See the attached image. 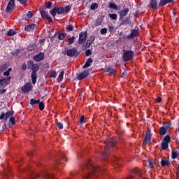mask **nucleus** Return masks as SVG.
Here are the masks:
<instances>
[{
    "mask_svg": "<svg viewBox=\"0 0 179 179\" xmlns=\"http://www.w3.org/2000/svg\"><path fill=\"white\" fill-rule=\"evenodd\" d=\"M109 8H110V9H115V10H118V6L114 3H110L109 4Z\"/></svg>",
    "mask_w": 179,
    "mask_h": 179,
    "instance_id": "obj_33",
    "label": "nucleus"
},
{
    "mask_svg": "<svg viewBox=\"0 0 179 179\" xmlns=\"http://www.w3.org/2000/svg\"><path fill=\"white\" fill-rule=\"evenodd\" d=\"M6 92V90L3 89V90H0V95L1 94H3V93H5Z\"/></svg>",
    "mask_w": 179,
    "mask_h": 179,
    "instance_id": "obj_55",
    "label": "nucleus"
},
{
    "mask_svg": "<svg viewBox=\"0 0 179 179\" xmlns=\"http://www.w3.org/2000/svg\"><path fill=\"white\" fill-rule=\"evenodd\" d=\"M87 167L88 170L91 171V172L87 175H84L83 176V179H91L92 177H97V174L103 171V169H101V168H100L99 166L94 167V166H93V164L91 162H89L87 164Z\"/></svg>",
    "mask_w": 179,
    "mask_h": 179,
    "instance_id": "obj_1",
    "label": "nucleus"
},
{
    "mask_svg": "<svg viewBox=\"0 0 179 179\" xmlns=\"http://www.w3.org/2000/svg\"><path fill=\"white\" fill-rule=\"evenodd\" d=\"M156 102H157V103H161V102H162V98H161V97H158V98L156 99Z\"/></svg>",
    "mask_w": 179,
    "mask_h": 179,
    "instance_id": "obj_56",
    "label": "nucleus"
},
{
    "mask_svg": "<svg viewBox=\"0 0 179 179\" xmlns=\"http://www.w3.org/2000/svg\"><path fill=\"white\" fill-rule=\"evenodd\" d=\"M170 136L166 135L162 141V149L163 150H166V149H169V143L170 142Z\"/></svg>",
    "mask_w": 179,
    "mask_h": 179,
    "instance_id": "obj_3",
    "label": "nucleus"
},
{
    "mask_svg": "<svg viewBox=\"0 0 179 179\" xmlns=\"http://www.w3.org/2000/svg\"><path fill=\"white\" fill-rule=\"evenodd\" d=\"M86 40H87V31L81 32L79 34V38L78 41V44H80V45H82V44H84Z\"/></svg>",
    "mask_w": 179,
    "mask_h": 179,
    "instance_id": "obj_4",
    "label": "nucleus"
},
{
    "mask_svg": "<svg viewBox=\"0 0 179 179\" xmlns=\"http://www.w3.org/2000/svg\"><path fill=\"white\" fill-rule=\"evenodd\" d=\"M4 71H6V65L3 64L0 66V73H2Z\"/></svg>",
    "mask_w": 179,
    "mask_h": 179,
    "instance_id": "obj_39",
    "label": "nucleus"
},
{
    "mask_svg": "<svg viewBox=\"0 0 179 179\" xmlns=\"http://www.w3.org/2000/svg\"><path fill=\"white\" fill-rule=\"evenodd\" d=\"M12 115V113L10 112H7V113H3L2 112L1 114L0 115V120H4L5 122L8 121V118Z\"/></svg>",
    "mask_w": 179,
    "mask_h": 179,
    "instance_id": "obj_12",
    "label": "nucleus"
},
{
    "mask_svg": "<svg viewBox=\"0 0 179 179\" xmlns=\"http://www.w3.org/2000/svg\"><path fill=\"white\" fill-rule=\"evenodd\" d=\"M31 78L32 80L33 85H34L37 82V73L32 72L31 74Z\"/></svg>",
    "mask_w": 179,
    "mask_h": 179,
    "instance_id": "obj_27",
    "label": "nucleus"
},
{
    "mask_svg": "<svg viewBox=\"0 0 179 179\" xmlns=\"http://www.w3.org/2000/svg\"><path fill=\"white\" fill-rule=\"evenodd\" d=\"M87 76H89V71H85L77 76V79H78V80H82V79H85V78H87Z\"/></svg>",
    "mask_w": 179,
    "mask_h": 179,
    "instance_id": "obj_14",
    "label": "nucleus"
},
{
    "mask_svg": "<svg viewBox=\"0 0 179 179\" xmlns=\"http://www.w3.org/2000/svg\"><path fill=\"white\" fill-rule=\"evenodd\" d=\"M33 15H31V11H28L26 14H24L22 17L25 20H29V19H31Z\"/></svg>",
    "mask_w": 179,
    "mask_h": 179,
    "instance_id": "obj_24",
    "label": "nucleus"
},
{
    "mask_svg": "<svg viewBox=\"0 0 179 179\" xmlns=\"http://www.w3.org/2000/svg\"><path fill=\"white\" fill-rule=\"evenodd\" d=\"M115 160H118V159H115Z\"/></svg>",
    "mask_w": 179,
    "mask_h": 179,
    "instance_id": "obj_62",
    "label": "nucleus"
},
{
    "mask_svg": "<svg viewBox=\"0 0 179 179\" xmlns=\"http://www.w3.org/2000/svg\"><path fill=\"white\" fill-rule=\"evenodd\" d=\"M149 165L151 169L153 168V162L149 161Z\"/></svg>",
    "mask_w": 179,
    "mask_h": 179,
    "instance_id": "obj_57",
    "label": "nucleus"
},
{
    "mask_svg": "<svg viewBox=\"0 0 179 179\" xmlns=\"http://www.w3.org/2000/svg\"><path fill=\"white\" fill-rule=\"evenodd\" d=\"M57 127L59 129H64V124H62L61 122H58L57 123Z\"/></svg>",
    "mask_w": 179,
    "mask_h": 179,
    "instance_id": "obj_43",
    "label": "nucleus"
},
{
    "mask_svg": "<svg viewBox=\"0 0 179 179\" xmlns=\"http://www.w3.org/2000/svg\"><path fill=\"white\" fill-rule=\"evenodd\" d=\"M31 90V85L30 83H27L22 87V91L24 93H27Z\"/></svg>",
    "mask_w": 179,
    "mask_h": 179,
    "instance_id": "obj_15",
    "label": "nucleus"
},
{
    "mask_svg": "<svg viewBox=\"0 0 179 179\" xmlns=\"http://www.w3.org/2000/svg\"><path fill=\"white\" fill-rule=\"evenodd\" d=\"M116 164H120V161L118 162L117 161H115Z\"/></svg>",
    "mask_w": 179,
    "mask_h": 179,
    "instance_id": "obj_60",
    "label": "nucleus"
},
{
    "mask_svg": "<svg viewBox=\"0 0 179 179\" xmlns=\"http://www.w3.org/2000/svg\"><path fill=\"white\" fill-rule=\"evenodd\" d=\"M145 142H150V131H146V135H145Z\"/></svg>",
    "mask_w": 179,
    "mask_h": 179,
    "instance_id": "obj_28",
    "label": "nucleus"
},
{
    "mask_svg": "<svg viewBox=\"0 0 179 179\" xmlns=\"http://www.w3.org/2000/svg\"><path fill=\"white\" fill-rule=\"evenodd\" d=\"M138 36V30L134 29L131 31L130 35L127 36V40H131V38H134V37H136Z\"/></svg>",
    "mask_w": 179,
    "mask_h": 179,
    "instance_id": "obj_19",
    "label": "nucleus"
},
{
    "mask_svg": "<svg viewBox=\"0 0 179 179\" xmlns=\"http://www.w3.org/2000/svg\"><path fill=\"white\" fill-rule=\"evenodd\" d=\"M122 59L124 62L134 59V52L131 50H126L123 52Z\"/></svg>",
    "mask_w": 179,
    "mask_h": 179,
    "instance_id": "obj_2",
    "label": "nucleus"
},
{
    "mask_svg": "<svg viewBox=\"0 0 179 179\" xmlns=\"http://www.w3.org/2000/svg\"><path fill=\"white\" fill-rule=\"evenodd\" d=\"M11 71H12V69L11 68L8 69L7 71H6L3 73L4 76H9V75H10L9 72H11Z\"/></svg>",
    "mask_w": 179,
    "mask_h": 179,
    "instance_id": "obj_41",
    "label": "nucleus"
},
{
    "mask_svg": "<svg viewBox=\"0 0 179 179\" xmlns=\"http://www.w3.org/2000/svg\"><path fill=\"white\" fill-rule=\"evenodd\" d=\"M36 27H37V25H36V24H31L29 25H27L24 27V31H34V29H36Z\"/></svg>",
    "mask_w": 179,
    "mask_h": 179,
    "instance_id": "obj_17",
    "label": "nucleus"
},
{
    "mask_svg": "<svg viewBox=\"0 0 179 179\" xmlns=\"http://www.w3.org/2000/svg\"><path fill=\"white\" fill-rule=\"evenodd\" d=\"M39 103H40V99L36 100V99H31L30 100L31 106H34V104H38Z\"/></svg>",
    "mask_w": 179,
    "mask_h": 179,
    "instance_id": "obj_32",
    "label": "nucleus"
},
{
    "mask_svg": "<svg viewBox=\"0 0 179 179\" xmlns=\"http://www.w3.org/2000/svg\"><path fill=\"white\" fill-rule=\"evenodd\" d=\"M172 159H177V152H172Z\"/></svg>",
    "mask_w": 179,
    "mask_h": 179,
    "instance_id": "obj_52",
    "label": "nucleus"
},
{
    "mask_svg": "<svg viewBox=\"0 0 179 179\" xmlns=\"http://www.w3.org/2000/svg\"><path fill=\"white\" fill-rule=\"evenodd\" d=\"M41 14L43 19H47V20H48L50 24L52 23V19L51 18V16H50V15L47 13V11H41Z\"/></svg>",
    "mask_w": 179,
    "mask_h": 179,
    "instance_id": "obj_8",
    "label": "nucleus"
},
{
    "mask_svg": "<svg viewBox=\"0 0 179 179\" xmlns=\"http://www.w3.org/2000/svg\"><path fill=\"white\" fill-rule=\"evenodd\" d=\"M108 16L110 20H117V18L118 17V15H117V14H109Z\"/></svg>",
    "mask_w": 179,
    "mask_h": 179,
    "instance_id": "obj_35",
    "label": "nucleus"
},
{
    "mask_svg": "<svg viewBox=\"0 0 179 179\" xmlns=\"http://www.w3.org/2000/svg\"><path fill=\"white\" fill-rule=\"evenodd\" d=\"M115 145V141L114 140H110L108 144H106V147L104 148V152L103 153V156H107L108 155V149L110 148H113Z\"/></svg>",
    "mask_w": 179,
    "mask_h": 179,
    "instance_id": "obj_5",
    "label": "nucleus"
},
{
    "mask_svg": "<svg viewBox=\"0 0 179 179\" xmlns=\"http://www.w3.org/2000/svg\"><path fill=\"white\" fill-rule=\"evenodd\" d=\"M85 120V116H82L80 119V124H83V120Z\"/></svg>",
    "mask_w": 179,
    "mask_h": 179,
    "instance_id": "obj_53",
    "label": "nucleus"
},
{
    "mask_svg": "<svg viewBox=\"0 0 179 179\" xmlns=\"http://www.w3.org/2000/svg\"><path fill=\"white\" fill-rule=\"evenodd\" d=\"M39 110H41V111H43V110H44V103L43 102H40L39 101Z\"/></svg>",
    "mask_w": 179,
    "mask_h": 179,
    "instance_id": "obj_42",
    "label": "nucleus"
},
{
    "mask_svg": "<svg viewBox=\"0 0 179 179\" xmlns=\"http://www.w3.org/2000/svg\"><path fill=\"white\" fill-rule=\"evenodd\" d=\"M148 143H149L148 141H145V140H144V141H143V146H146L147 145H148Z\"/></svg>",
    "mask_w": 179,
    "mask_h": 179,
    "instance_id": "obj_58",
    "label": "nucleus"
},
{
    "mask_svg": "<svg viewBox=\"0 0 179 179\" xmlns=\"http://www.w3.org/2000/svg\"><path fill=\"white\" fill-rule=\"evenodd\" d=\"M75 40H76V38L75 36H72L68 39L69 45H72L73 43H75Z\"/></svg>",
    "mask_w": 179,
    "mask_h": 179,
    "instance_id": "obj_30",
    "label": "nucleus"
},
{
    "mask_svg": "<svg viewBox=\"0 0 179 179\" xmlns=\"http://www.w3.org/2000/svg\"><path fill=\"white\" fill-rule=\"evenodd\" d=\"M129 23H131V20L128 17L122 21V24H129Z\"/></svg>",
    "mask_w": 179,
    "mask_h": 179,
    "instance_id": "obj_37",
    "label": "nucleus"
},
{
    "mask_svg": "<svg viewBox=\"0 0 179 179\" xmlns=\"http://www.w3.org/2000/svg\"><path fill=\"white\" fill-rule=\"evenodd\" d=\"M161 164L163 167L166 166H169L170 164V162L169 160H162L161 162Z\"/></svg>",
    "mask_w": 179,
    "mask_h": 179,
    "instance_id": "obj_36",
    "label": "nucleus"
},
{
    "mask_svg": "<svg viewBox=\"0 0 179 179\" xmlns=\"http://www.w3.org/2000/svg\"><path fill=\"white\" fill-rule=\"evenodd\" d=\"M117 70L113 67H107L105 69V72H107L108 75H114Z\"/></svg>",
    "mask_w": 179,
    "mask_h": 179,
    "instance_id": "obj_20",
    "label": "nucleus"
},
{
    "mask_svg": "<svg viewBox=\"0 0 179 179\" xmlns=\"http://www.w3.org/2000/svg\"><path fill=\"white\" fill-rule=\"evenodd\" d=\"M104 20V16H99L98 18L96 20V26H100L102 22Z\"/></svg>",
    "mask_w": 179,
    "mask_h": 179,
    "instance_id": "obj_22",
    "label": "nucleus"
},
{
    "mask_svg": "<svg viewBox=\"0 0 179 179\" xmlns=\"http://www.w3.org/2000/svg\"><path fill=\"white\" fill-rule=\"evenodd\" d=\"M97 8H99V4L97 3H93L90 6L91 10H96Z\"/></svg>",
    "mask_w": 179,
    "mask_h": 179,
    "instance_id": "obj_31",
    "label": "nucleus"
},
{
    "mask_svg": "<svg viewBox=\"0 0 179 179\" xmlns=\"http://www.w3.org/2000/svg\"><path fill=\"white\" fill-rule=\"evenodd\" d=\"M65 37H66V33H61L59 34L57 38H59V40H64Z\"/></svg>",
    "mask_w": 179,
    "mask_h": 179,
    "instance_id": "obj_34",
    "label": "nucleus"
},
{
    "mask_svg": "<svg viewBox=\"0 0 179 179\" xmlns=\"http://www.w3.org/2000/svg\"><path fill=\"white\" fill-rule=\"evenodd\" d=\"M18 2L22 3V5H26V2H27V0H17Z\"/></svg>",
    "mask_w": 179,
    "mask_h": 179,
    "instance_id": "obj_51",
    "label": "nucleus"
},
{
    "mask_svg": "<svg viewBox=\"0 0 179 179\" xmlns=\"http://www.w3.org/2000/svg\"><path fill=\"white\" fill-rule=\"evenodd\" d=\"M65 73V71H62L59 75V78L60 80H62L64 79V74Z\"/></svg>",
    "mask_w": 179,
    "mask_h": 179,
    "instance_id": "obj_44",
    "label": "nucleus"
},
{
    "mask_svg": "<svg viewBox=\"0 0 179 179\" xmlns=\"http://www.w3.org/2000/svg\"><path fill=\"white\" fill-rule=\"evenodd\" d=\"M10 77H7L6 78L0 79V86L2 87H5V86H8L10 82Z\"/></svg>",
    "mask_w": 179,
    "mask_h": 179,
    "instance_id": "obj_9",
    "label": "nucleus"
},
{
    "mask_svg": "<svg viewBox=\"0 0 179 179\" xmlns=\"http://www.w3.org/2000/svg\"><path fill=\"white\" fill-rule=\"evenodd\" d=\"M150 5L152 9L157 8V0H150Z\"/></svg>",
    "mask_w": 179,
    "mask_h": 179,
    "instance_id": "obj_26",
    "label": "nucleus"
},
{
    "mask_svg": "<svg viewBox=\"0 0 179 179\" xmlns=\"http://www.w3.org/2000/svg\"><path fill=\"white\" fill-rule=\"evenodd\" d=\"M26 65L23 66V69H26Z\"/></svg>",
    "mask_w": 179,
    "mask_h": 179,
    "instance_id": "obj_61",
    "label": "nucleus"
},
{
    "mask_svg": "<svg viewBox=\"0 0 179 179\" xmlns=\"http://www.w3.org/2000/svg\"><path fill=\"white\" fill-rule=\"evenodd\" d=\"M167 129H169V126L162 127L159 129V134L166 135L167 134Z\"/></svg>",
    "mask_w": 179,
    "mask_h": 179,
    "instance_id": "obj_21",
    "label": "nucleus"
},
{
    "mask_svg": "<svg viewBox=\"0 0 179 179\" xmlns=\"http://www.w3.org/2000/svg\"><path fill=\"white\" fill-rule=\"evenodd\" d=\"M15 8V0H10L6 8L7 12H10Z\"/></svg>",
    "mask_w": 179,
    "mask_h": 179,
    "instance_id": "obj_16",
    "label": "nucleus"
},
{
    "mask_svg": "<svg viewBox=\"0 0 179 179\" xmlns=\"http://www.w3.org/2000/svg\"><path fill=\"white\" fill-rule=\"evenodd\" d=\"M101 34H107V28H103L101 29Z\"/></svg>",
    "mask_w": 179,
    "mask_h": 179,
    "instance_id": "obj_47",
    "label": "nucleus"
},
{
    "mask_svg": "<svg viewBox=\"0 0 179 179\" xmlns=\"http://www.w3.org/2000/svg\"><path fill=\"white\" fill-rule=\"evenodd\" d=\"M44 178L45 179H53L54 178V176L52 174H50V173H46L45 175H44Z\"/></svg>",
    "mask_w": 179,
    "mask_h": 179,
    "instance_id": "obj_38",
    "label": "nucleus"
},
{
    "mask_svg": "<svg viewBox=\"0 0 179 179\" xmlns=\"http://www.w3.org/2000/svg\"><path fill=\"white\" fill-rule=\"evenodd\" d=\"M171 2H173V0H160L159 5V6H164L167 3H171Z\"/></svg>",
    "mask_w": 179,
    "mask_h": 179,
    "instance_id": "obj_25",
    "label": "nucleus"
},
{
    "mask_svg": "<svg viewBox=\"0 0 179 179\" xmlns=\"http://www.w3.org/2000/svg\"><path fill=\"white\" fill-rule=\"evenodd\" d=\"M89 1H92V0H89Z\"/></svg>",
    "mask_w": 179,
    "mask_h": 179,
    "instance_id": "obj_63",
    "label": "nucleus"
},
{
    "mask_svg": "<svg viewBox=\"0 0 179 179\" xmlns=\"http://www.w3.org/2000/svg\"><path fill=\"white\" fill-rule=\"evenodd\" d=\"M57 13L58 15H64V13H67L69 8L68 7L64 8L60 7L59 8H56Z\"/></svg>",
    "mask_w": 179,
    "mask_h": 179,
    "instance_id": "obj_13",
    "label": "nucleus"
},
{
    "mask_svg": "<svg viewBox=\"0 0 179 179\" xmlns=\"http://www.w3.org/2000/svg\"><path fill=\"white\" fill-rule=\"evenodd\" d=\"M57 13V8H53L52 10H50V15H52L53 17H55Z\"/></svg>",
    "mask_w": 179,
    "mask_h": 179,
    "instance_id": "obj_40",
    "label": "nucleus"
},
{
    "mask_svg": "<svg viewBox=\"0 0 179 179\" xmlns=\"http://www.w3.org/2000/svg\"><path fill=\"white\" fill-rule=\"evenodd\" d=\"M67 30H68V31H73V25L69 24L67 26Z\"/></svg>",
    "mask_w": 179,
    "mask_h": 179,
    "instance_id": "obj_46",
    "label": "nucleus"
},
{
    "mask_svg": "<svg viewBox=\"0 0 179 179\" xmlns=\"http://www.w3.org/2000/svg\"><path fill=\"white\" fill-rule=\"evenodd\" d=\"M93 63V59H92V58H89L85 64H84V66H83V69H86V68H89V66H90V64Z\"/></svg>",
    "mask_w": 179,
    "mask_h": 179,
    "instance_id": "obj_23",
    "label": "nucleus"
},
{
    "mask_svg": "<svg viewBox=\"0 0 179 179\" xmlns=\"http://www.w3.org/2000/svg\"><path fill=\"white\" fill-rule=\"evenodd\" d=\"M129 13V9L128 8L120 10L119 12V15H120L119 20H122L124 17H125V16L128 15Z\"/></svg>",
    "mask_w": 179,
    "mask_h": 179,
    "instance_id": "obj_7",
    "label": "nucleus"
},
{
    "mask_svg": "<svg viewBox=\"0 0 179 179\" xmlns=\"http://www.w3.org/2000/svg\"><path fill=\"white\" fill-rule=\"evenodd\" d=\"M78 52V49L76 48H73L67 50L66 51V55L68 57H75Z\"/></svg>",
    "mask_w": 179,
    "mask_h": 179,
    "instance_id": "obj_10",
    "label": "nucleus"
},
{
    "mask_svg": "<svg viewBox=\"0 0 179 179\" xmlns=\"http://www.w3.org/2000/svg\"><path fill=\"white\" fill-rule=\"evenodd\" d=\"M94 40H96V37L94 36H90L85 45V48H89L90 45H92L93 43H94Z\"/></svg>",
    "mask_w": 179,
    "mask_h": 179,
    "instance_id": "obj_11",
    "label": "nucleus"
},
{
    "mask_svg": "<svg viewBox=\"0 0 179 179\" xmlns=\"http://www.w3.org/2000/svg\"><path fill=\"white\" fill-rule=\"evenodd\" d=\"M85 55L86 57H89V55H92V50H87L85 51Z\"/></svg>",
    "mask_w": 179,
    "mask_h": 179,
    "instance_id": "obj_49",
    "label": "nucleus"
},
{
    "mask_svg": "<svg viewBox=\"0 0 179 179\" xmlns=\"http://www.w3.org/2000/svg\"><path fill=\"white\" fill-rule=\"evenodd\" d=\"M62 162H66V157H65L64 155H63V158H62Z\"/></svg>",
    "mask_w": 179,
    "mask_h": 179,
    "instance_id": "obj_59",
    "label": "nucleus"
},
{
    "mask_svg": "<svg viewBox=\"0 0 179 179\" xmlns=\"http://www.w3.org/2000/svg\"><path fill=\"white\" fill-rule=\"evenodd\" d=\"M9 122H10V124H11V125H15V124L16 123V122H15V117H11L10 118V120H9Z\"/></svg>",
    "mask_w": 179,
    "mask_h": 179,
    "instance_id": "obj_45",
    "label": "nucleus"
},
{
    "mask_svg": "<svg viewBox=\"0 0 179 179\" xmlns=\"http://www.w3.org/2000/svg\"><path fill=\"white\" fill-rule=\"evenodd\" d=\"M127 76V71H124L121 76V78H125Z\"/></svg>",
    "mask_w": 179,
    "mask_h": 179,
    "instance_id": "obj_54",
    "label": "nucleus"
},
{
    "mask_svg": "<svg viewBox=\"0 0 179 179\" xmlns=\"http://www.w3.org/2000/svg\"><path fill=\"white\" fill-rule=\"evenodd\" d=\"M34 59L36 62H40V61H43V59H44V53L41 52L38 55L34 56Z\"/></svg>",
    "mask_w": 179,
    "mask_h": 179,
    "instance_id": "obj_18",
    "label": "nucleus"
},
{
    "mask_svg": "<svg viewBox=\"0 0 179 179\" xmlns=\"http://www.w3.org/2000/svg\"><path fill=\"white\" fill-rule=\"evenodd\" d=\"M15 34H16V31H15V29H10V30L7 32V36H8L9 37H12V36H15Z\"/></svg>",
    "mask_w": 179,
    "mask_h": 179,
    "instance_id": "obj_29",
    "label": "nucleus"
},
{
    "mask_svg": "<svg viewBox=\"0 0 179 179\" xmlns=\"http://www.w3.org/2000/svg\"><path fill=\"white\" fill-rule=\"evenodd\" d=\"M50 78H57V72L55 71H53L50 75Z\"/></svg>",
    "mask_w": 179,
    "mask_h": 179,
    "instance_id": "obj_50",
    "label": "nucleus"
},
{
    "mask_svg": "<svg viewBox=\"0 0 179 179\" xmlns=\"http://www.w3.org/2000/svg\"><path fill=\"white\" fill-rule=\"evenodd\" d=\"M28 65H29V68H30V69H31L33 71L32 72H38L39 67H38V64H36L33 63V61L30 60L28 62Z\"/></svg>",
    "mask_w": 179,
    "mask_h": 179,
    "instance_id": "obj_6",
    "label": "nucleus"
},
{
    "mask_svg": "<svg viewBox=\"0 0 179 179\" xmlns=\"http://www.w3.org/2000/svg\"><path fill=\"white\" fill-rule=\"evenodd\" d=\"M52 5V3L51 1H49L45 3V6L48 9H50Z\"/></svg>",
    "mask_w": 179,
    "mask_h": 179,
    "instance_id": "obj_48",
    "label": "nucleus"
}]
</instances>
